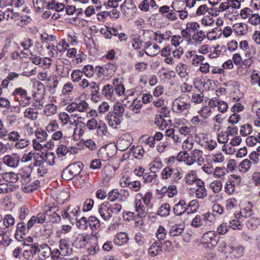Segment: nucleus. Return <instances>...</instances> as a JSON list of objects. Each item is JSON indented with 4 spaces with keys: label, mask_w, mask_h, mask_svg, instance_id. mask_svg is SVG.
Returning <instances> with one entry per match:
<instances>
[{
    "label": "nucleus",
    "mask_w": 260,
    "mask_h": 260,
    "mask_svg": "<svg viewBox=\"0 0 260 260\" xmlns=\"http://www.w3.org/2000/svg\"><path fill=\"white\" fill-rule=\"evenodd\" d=\"M80 212V210L78 206H69L61 213L63 218L68 219L69 220L71 221L74 219H77L78 214Z\"/></svg>",
    "instance_id": "obj_14"
},
{
    "label": "nucleus",
    "mask_w": 260,
    "mask_h": 260,
    "mask_svg": "<svg viewBox=\"0 0 260 260\" xmlns=\"http://www.w3.org/2000/svg\"><path fill=\"white\" fill-rule=\"evenodd\" d=\"M58 118L61 122L62 126H65L68 124L73 125L74 123L71 120V118L67 112H60L58 114Z\"/></svg>",
    "instance_id": "obj_34"
},
{
    "label": "nucleus",
    "mask_w": 260,
    "mask_h": 260,
    "mask_svg": "<svg viewBox=\"0 0 260 260\" xmlns=\"http://www.w3.org/2000/svg\"><path fill=\"white\" fill-rule=\"evenodd\" d=\"M187 210L186 204L184 200H180L174 206L173 211L177 216H180L185 213Z\"/></svg>",
    "instance_id": "obj_23"
},
{
    "label": "nucleus",
    "mask_w": 260,
    "mask_h": 260,
    "mask_svg": "<svg viewBox=\"0 0 260 260\" xmlns=\"http://www.w3.org/2000/svg\"><path fill=\"white\" fill-rule=\"evenodd\" d=\"M131 138L129 136H123L116 142V148L120 151H124L131 144Z\"/></svg>",
    "instance_id": "obj_19"
},
{
    "label": "nucleus",
    "mask_w": 260,
    "mask_h": 260,
    "mask_svg": "<svg viewBox=\"0 0 260 260\" xmlns=\"http://www.w3.org/2000/svg\"><path fill=\"white\" fill-rule=\"evenodd\" d=\"M242 211L236 212L235 213V219L230 222L231 227L234 230H241L243 228V224L241 219H242Z\"/></svg>",
    "instance_id": "obj_24"
},
{
    "label": "nucleus",
    "mask_w": 260,
    "mask_h": 260,
    "mask_svg": "<svg viewBox=\"0 0 260 260\" xmlns=\"http://www.w3.org/2000/svg\"><path fill=\"white\" fill-rule=\"evenodd\" d=\"M198 180L197 172L194 170L189 171L184 177L185 182L188 185L192 184Z\"/></svg>",
    "instance_id": "obj_32"
},
{
    "label": "nucleus",
    "mask_w": 260,
    "mask_h": 260,
    "mask_svg": "<svg viewBox=\"0 0 260 260\" xmlns=\"http://www.w3.org/2000/svg\"><path fill=\"white\" fill-rule=\"evenodd\" d=\"M128 240V237L126 233L120 232L116 235L114 238V243L118 246L123 245L126 244Z\"/></svg>",
    "instance_id": "obj_31"
},
{
    "label": "nucleus",
    "mask_w": 260,
    "mask_h": 260,
    "mask_svg": "<svg viewBox=\"0 0 260 260\" xmlns=\"http://www.w3.org/2000/svg\"><path fill=\"white\" fill-rule=\"evenodd\" d=\"M88 222L92 231H95L100 227V221L95 216H91L88 218Z\"/></svg>",
    "instance_id": "obj_48"
},
{
    "label": "nucleus",
    "mask_w": 260,
    "mask_h": 260,
    "mask_svg": "<svg viewBox=\"0 0 260 260\" xmlns=\"http://www.w3.org/2000/svg\"><path fill=\"white\" fill-rule=\"evenodd\" d=\"M144 153V149H143L142 146L140 145L137 146L133 150V156L134 157L138 159L142 158V157L143 156Z\"/></svg>",
    "instance_id": "obj_62"
},
{
    "label": "nucleus",
    "mask_w": 260,
    "mask_h": 260,
    "mask_svg": "<svg viewBox=\"0 0 260 260\" xmlns=\"http://www.w3.org/2000/svg\"><path fill=\"white\" fill-rule=\"evenodd\" d=\"M124 185L127 186H128L129 188L136 191H139L141 188V183L139 181H133L129 182L128 181H125L123 182Z\"/></svg>",
    "instance_id": "obj_46"
},
{
    "label": "nucleus",
    "mask_w": 260,
    "mask_h": 260,
    "mask_svg": "<svg viewBox=\"0 0 260 260\" xmlns=\"http://www.w3.org/2000/svg\"><path fill=\"white\" fill-rule=\"evenodd\" d=\"M184 231V226L180 224L173 225L169 231V235L172 237L180 236Z\"/></svg>",
    "instance_id": "obj_40"
},
{
    "label": "nucleus",
    "mask_w": 260,
    "mask_h": 260,
    "mask_svg": "<svg viewBox=\"0 0 260 260\" xmlns=\"http://www.w3.org/2000/svg\"><path fill=\"white\" fill-rule=\"evenodd\" d=\"M68 100L61 99L60 105L62 106H67L66 110L69 113L78 112L80 113H87L90 108L88 103L85 100H80L79 99H75V101L68 104Z\"/></svg>",
    "instance_id": "obj_3"
},
{
    "label": "nucleus",
    "mask_w": 260,
    "mask_h": 260,
    "mask_svg": "<svg viewBox=\"0 0 260 260\" xmlns=\"http://www.w3.org/2000/svg\"><path fill=\"white\" fill-rule=\"evenodd\" d=\"M123 14L128 18H132L136 13L137 8L132 0H124L121 6Z\"/></svg>",
    "instance_id": "obj_12"
},
{
    "label": "nucleus",
    "mask_w": 260,
    "mask_h": 260,
    "mask_svg": "<svg viewBox=\"0 0 260 260\" xmlns=\"http://www.w3.org/2000/svg\"><path fill=\"white\" fill-rule=\"evenodd\" d=\"M96 129V134L98 136L105 138L107 137L108 134V128L106 124L104 122H100L98 125Z\"/></svg>",
    "instance_id": "obj_38"
},
{
    "label": "nucleus",
    "mask_w": 260,
    "mask_h": 260,
    "mask_svg": "<svg viewBox=\"0 0 260 260\" xmlns=\"http://www.w3.org/2000/svg\"><path fill=\"white\" fill-rule=\"evenodd\" d=\"M170 207L169 204L166 203L163 204L159 208L158 212V215L161 216H167L170 214Z\"/></svg>",
    "instance_id": "obj_58"
},
{
    "label": "nucleus",
    "mask_w": 260,
    "mask_h": 260,
    "mask_svg": "<svg viewBox=\"0 0 260 260\" xmlns=\"http://www.w3.org/2000/svg\"><path fill=\"white\" fill-rule=\"evenodd\" d=\"M46 218V216L45 212H41L36 215L32 216L27 223V229H30L35 223H43L45 221Z\"/></svg>",
    "instance_id": "obj_16"
},
{
    "label": "nucleus",
    "mask_w": 260,
    "mask_h": 260,
    "mask_svg": "<svg viewBox=\"0 0 260 260\" xmlns=\"http://www.w3.org/2000/svg\"><path fill=\"white\" fill-rule=\"evenodd\" d=\"M211 9L208 8L206 5L200 6L197 10L196 14L197 16L205 15L207 13L209 14Z\"/></svg>",
    "instance_id": "obj_63"
},
{
    "label": "nucleus",
    "mask_w": 260,
    "mask_h": 260,
    "mask_svg": "<svg viewBox=\"0 0 260 260\" xmlns=\"http://www.w3.org/2000/svg\"><path fill=\"white\" fill-rule=\"evenodd\" d=\"M161 251V248L156 242H154L149 248V253L151 256L157 255Z\"/></svg>",
    "instance_id": "obj_51"
},
{
    "label": "nucleus",
    "mask_w": 260,
    "mask_h": 260,
    "mask_svg": "<svg viewBox=\"0 0 260 260\" xmlns=\"http://www.w3.org/2000/svg\"><path fill=\"white\" fill-rule=\"evenodd\" d=\"M157 175L155 172L152 171L150 173H145L143 175V182L145 183L157 184L158 183V180L157 179Z\"/></svg>",
    "instance_id": "obj_27"
},
{
    "label": "nucleus",
    "mask_w": 260,
    "mask_h": 260,
    "mask_svg": "<svg viewBox=\"0 0 260 260\" xmlns=\"http://www.w3.org/2000/svg\"><path fill=\"white\" fill-rule=\"evenodd\" d=\"M194 162H197L199 165H202L204 162L203 151L198 149H195L190 152Z\"/></svg>",
    "instance_id": "obj_29"
},
{
    "label": "nucleus",
    "mask_w": 260,
    "mask_h": 260,
    "mask_svg": "<svg viewBox=\"0 0 260 260\" xmlns=\"http://www.w3.org/2000/svg\"><path fill=\"white\" fill-rule=\"evenodd\" d=\"M200 27V25L196 22H189L186 24V28L185 29L182 30V32L189 33L193 32L198 29Z\"/></svg>",
    "instance_id": "obj_54"
},
{
    "label": "nucleus",
    "mask_w": 260,
    "mask_h": 260,
    "mask_svg": "<svg viewBox=\"0 0 260 260\" xmlns=\"http://www.w3.org/2000/svg\"><path fill=\"white\" fill-rule=\"evenodd\" d=\"M152 198L153 194L150 191H147L144 194L138 193L136 195L135 209L140 217H144L146 216L148 208L152 207Z\"/></svg>",
    "instance_id": "obj_1"
},
{
    "label": "nucleus",
    "mask_w": 260,
    "mask_h": 260,
    "mask_svg": "<svg viewBox=\"0 0 260 260\" xmlns=\"http://www.w3.org/2000/svg\"><path fill=\"white\" fill-rule=\"evenodd\" d=\"M161 115H156L155 117V124L160 130H164L168 125L167 121Z\"/></svg>",
    "instance_id": "obj_41"
},
{
    "label": "nucleus",
    "mask_w": 260,
    "mask_h": 260,
    "mask_svg": "<svg viewBox=\"0 0 260 260\" xmlns=\"http://www.w3.org/2000/svg\"><path fill=\"white\" fill-rule=\"evenodd\" d=\"M160 176L162 180L174 184L179 182L183 176V174L180 169H174L171 166H167L161 171Z\"/></svg>",
    "instance_id": "obj_4"
},
{
    "label": "nucleus",
    "mask_w": 260,
    "mask_h": 260,
    "mask_svg": "<svg viewBox=\"0 0 260 260\" xmlns=\"http://www.w3.org/2000/svg\"><path fill=\"white\" fill-rule=\"evenodd\" d=\"M51 255V249L47 244L40 246L38 251L39 260H45Z\"/></svg>",
    "instance_id": "obj_21"
},
{
    "label": "nucleus",
    "mask_w": 260,
    "mask_h": 260,
    "mask_svg": "<svg viewBox=\"0 0 260 260\" xmlns=\"http://www.w3.org/2000/svg\"><path fill=\"white\" fill-rule=\"evenodd\" d=\"M210 15H206L204 16V17L201 20V24L202 25L208 27V26H212L213 25L214 23V20L213 19L214 16H212L211 14Z\"/></svg>",
    "instance_id": "obj_52"
},
{
    "label": "nucleus",
    "mask_w": 260,
    "mask_h": 260,
    "mask_svg": "<svg viewBox=\"0 0 260 260\" xmlns=\"http://www.w3.org/2000/svg\"><path fill=\"white\" fill-rule=\"evenodd\" d=\"M21 189L25 193H28L37 189L40 185L38 180L31 181V171L28 168H22L19 173Z\"/></svg>",
    "instance_id": "obj_2"
},
{
    "label": "nucleus",
    "mask_w": 260,
    "mask_h": 260,
    "mask_svg": "<svg viewBox=\"0 0 260 260\" xmlns=\"http://www.w3.org/2000/svg\"><path fill=\"white\" fill-rule=\"evenodd\" d=\"M106 120L108 122L109 126L114 129L118 128V125L121 122L120 118L109 112L107 115Z\"/></svg>",
    "instance_id": "obj_22"
},
{
    "label": "nucleus",
    "mask_w": 260,
    "mask_h": 260,
    "mask_svg": "<svg viewBox=\"0 0 260 260\" xmlns=\"http://www.w3.org/2000/svg\"><path fill=\"white\" fill-rule=\"evenodd\" d=\"M4 164L12 168H17L20 164V158L17 153L5 155L2 159Z\"/></svg>",
    "instance_id": "obj_13"
},
{
    "label": "nucleus",
    "mask_w": 260,
    "mask_h": 260,
    "mask_svg": "<svg viewBox=\"0 0 260 260\" xmlns=\"http://www.w3.org/2000/svg\"><path fill=\"white\" fill-rule=\"evenodd\" d=\"M81 164L76 162L69 165L62 173V178L66 180H70L79 175L82 171Z\"/></svg>",
    "instance_id": "obj_6"
},
{
    "label": "nucleus",
    "mask_w": 260,
    "mask_h": 260,
    "mask_svg": "<svg viewBox=\"0 0 260 260\" xmlns=\"http://www.w3.org/2000/svg\"><path fill=\"white\" fill-rule=\"evenodd\" d=\"M143 45L145 48L146 53L151 56L156 55L160 51V48L158 45L151 43L150 42H145Z\"/></svg>",
    "instance_id": "obj_17"
},
{
    "label": "nucleus",
    "mask_w": 260,
    "mask_h": 260,
    "mask_svg": "<svg viewBox=\"0 0 260 260\" xmlns=\"http://www.w3.org/2000/svg\"><path fill=\"white\" fill-rule=\"evenodd\" d=\"M78 152V148L74 147H67L66 146L64 145L63 144H60L56 150V153L58 155H60L61 157L65 156L68 153L73 154V153H77Z\"/></svg>",
    "instance_id": "obj_18"
},
{
    "label": "nucleus",
    "mask_w": 260,
    "mask_h": 260,
    "mask_svg": "<svg viewBox=\"0 0 260 260\" xmlns=\"http://www.w3.org/2000/svg\"><path fill=\"white\" fill-rule=\"evenodd\" d=\"M110 210L109 205L108 204H102L99 208L100 215L105 220H109L112 216Z\"/></svg>",
    "instance_id": "obj_25"
},
{
    "label": "nucleus",
    "mask_w": 260,
    "mask_h": 260,
    "mask_svg": "<svg viewBox=\"0 0 260 260\" xmlns=\"http://www.w3.org/2000/svg\"><path fill=\"white\" fill-rule=\"evenodd\" d=\"M102 93L107 100L111 102H113L116 100V97L114 89L111 85H105L103 88Z\"/></svg>",
    "instance_id": "obj_20"
},
{
    "label": "nucleus",
    "mask_w": 260,
    "mask_h": 260,
    "mask_svg": "<svg viewBox=\"0 0 260 260\" xmlns=\"http://www.w3.org/2000/svg\"><path fill=\"white\" fill-rule=\"evenodd\" d=\"M161 191L162 192H167L168 196L169 198H173L177 195L178 191L176 186L173 184L170 185L168 187L164 186L162 188Z\"/></svg>",
    "instance_id": "obj_45"
},
{
    "label": "nucleus",
    "mask_w": 260,
    "mask_h": 260,
    "mask_svg": "<svg viewBox=\"0 0 260 260\" xmlns=\"http://www.w3.org/2000/svg\"><path fill=\"white\" fill-rule=\"evenodd\" d=\"M106 76H110L114 74L117 70V66L115 64L109 62L105 66Z\"/></svg>",
    "instance_id": "obj_61"
},
{
    "label": "nucleus",
    "mask_w": 260,
    "mask_h": 260,
    "mask_svg": "<svg viewBox=\"0 0 260 260\" xmlns=\"http://www.w3.org/2000/svg\"><path fill=\"white\" fill-rule=\"evenodd\" d=\"M57 112V107L55 105L51 104L45 106L43 112L44 115L47 116H51L54 115Z\"/></svg>",
    "instance_id": "obj_47"
},
{
    "label": "nucleus",
    "mask_w": 260,
    "mask_h": 260,
    "mask_svg": "<svg viewBox=\"0 0 260 260\" xmlns=\"http://www.w3.org/2000/svg\"><path fill=\"white\" fill-rule=\"evenodd\" d=\"M193 140L191 138H187L185 140L182 144V149L183 151L191 150L194 145Z\"/></svg>",
    "instance_id": "obj_53"
},
{
    "label": "nucleus",
    "mask_w": 260,
    "mask_h": 260,
    "mask_svg": "<svg viewBox=\"0 0 260 260\" xmlns=\"http://www.w3.org/2000/svg\"><path fill=\"white\" fill-rule=\"evenodd\" d=\"M144 35L149 37H153L154 40L159 43H161L164 41H168L171 37V32L166 31L163 32L160 31L154 32L152 30H147L144 32Z\"/></svg>",
    "instance_id": "obj_11"
},
{
    "label": "nucleus",
    "mask_w": 260,
    "mask_h": 260,
    "mask_svg": "<svg viewBox=\"0 0 260 260\" xmlns=\"http://www.w3.org/2000/svg\"><path fill=\"white\" fill-rule=\"evenodd\" d=\"M59 125L56 120H52L49 124L46 126V131L49 133L54 132L58 130Z\"/></svg>",
    "instance_id": "obj_56"
},
{
    "label": "nucleus",
    "mask_w": 260,
    "mask_h": 260,
    "mask_svg": "<svg viewBox=\"0 0 260 260\" xmlns=\"http://www.w3.org/2000/svg\"><path fill=\"white\" fill-rule=\"evenodd\" d=\"M260 224V218L255 217H250L246 221V225L247 228L250 230H255Z\"/></svg>",
    "instance_id": "obj_39"
},
{
    "label": "nucleus",
    "mask_w": 260,
    "mask_h": 260,
    "mask_svg": "<svg viewBox=\"0 0 260 260\" xmlns=\"http://www.w3.org/2000/svg\"><path fill=\"white\" fill-rule=\"evenodd\" d=\"M3 225L8 228L12 227L15 223V217L10 214H6L4 216L3 219Z\"/></svg>",
    "instance_id": "obj_44"
},
{
    "label": "nucleus",
    "mask_w": 260,
    "mask_h": 260,
    "mask_svg": "<svg viewBox=\"0 0 260 260\" xmlns=\"http://www.w3.org/2000/svg\"><path fill=\"white\" fill-rule=\"evenodd\" d=\"M78 87L82 90H86L88 88L90 89L91 99H93L94 96L99 93V86L95 82L89 81V80L85 77L78 83Z\"/></svg>",
    "instance_id": "obj_10"
},
{
    "label": "nucleus",
    "mask_w": 260,
    "mask_h": 260,
    "mask_svg": "<svg viewBox=\"0 0 260 260\" xmlns=\"http://www.w3.org/2000/svg\"><path fill=\"white\" fill-rule=\"evenodd\" d=\"M199 113L201 117L205 119H207L211 115L212 111L210 107L204 106L200 110Z\"/></svg>",
    "instance_id": "obj_60"
},
{
    "label": "nucleus",
    "mask_w": 260,
    "mask_h": 260,
    "mask_svg": "<svg viewBox=\"0 0 260 260\" xmlns=\"http://www.w3.org/2000/svg\"><path fill=\"white\" fill-rule=\"evenodd\" d=\"M113 111L110 112L109 113L113 114L119 118L123 117L124 113V108L123 106L120 103H116L114 104L113 107Z\"/></svg>",
    "instance_id": "obj_36"
},
{
    "label": "nucleus",
    "mask_w": 260,
    "mask_h": 260,
    "mask_svg": "<svg viewBox=\"0 0 260 260\" xmlns=\"http://www.w3.org/2000/svg\"><path fill=\"white\" fill-rule=\"evenodd\" d=\"M74 86L72 82L65 83L62 88L61 93L63 95L70 96L73 94Z\"/></svg>",
    "instance_id": "obj_43"
},
{
    "label": "nucleus",
    "mask_w": 260,
    "mask_h": 260,
    "mask_svg": "<svg viewBox=\"0 0 260 260\" xmlns=\"http://www.w3.org/2000/svg\"><path fill=\"white\" fill-rule=\"evenodd\" d=\"M205 32L202 30H200L193 35L192 39L196 43L201 44L205 38Z\"/></svg>",
    "instance_id": "obj_59"
},
{
    "label": "nucleus",
    "mask_w": 260,
    "mask_h": 260,
    "mask_svg": "<svg viewBox=\"0 0 260 260\" xmlns=\"http://www.w3.org/2000/svg\"><path fill=\"white\" fill-rule=\"evenodd\" d=\"M29 144L30 142L29 140L25 139H21L17 140L14 146L15 148L17 149H22L27 147Z\"/></svg>",
    "instance_id": "obj_57"
},
{
    "label": "nucleus",
    "mask_w": 260,
    "mask_h": 260,
    "mask_svg": "<svg viewBox=\"0 0 260 260\" xmlns=\"http://www.w3.org/2000/svg\"><path fill=\"white\" fill-rule=\"evenodd\" d=\"M209 188L214 192H220L222 188V184L221 181L219 180H216L212 181L209 184Z\"/></svg>",
    "instance_id": "obj_50"
},
{
    "label": "nucleus",
    "mask_w": 260,
    "mask_h": 260,
    "mask_svg": "<svg viewBox=\"0 0 260 260\" xmlns=\"http://www.w3.org/2000/svg\"><path fill=\"white\" fill-rule=\"evenodd\" d=\"M99 124L97 120L94 118H91L89 119L85 124L88 129L91 131L96 129Z\"/></svg>",
    "instance_id": "obj_64"
},
{
    "label": "nucleus",
    "mask_w": 260,
    "mask_h": 260,
    "mask_svg": "<svg viewBox=\"0 0 260 260\" xmlns=\"http://www.w3.org/2000/svg\"><path fill=\"white\" fill-rule=\"evenodd\" d=\"M180 155L182 161H184L187 165L191 166L195 162L191 154L189 155L187 151H182L180 153Z\"/></svg>",
    "instance_id": "obj_49"
},
{
    "label": "nucleus",
    "mask_w": 260,
    "mask_h": 260,
    "mask_svg": "<svg viewBox=\"0 0 260 260\" xmlns=\"http://www.w3.org/2000/svg\"><path fill=\"white\" fill-rule=\"evenodd\" d=\"M35 135L37 140L40 141L42 143H44L46 141L48 136L46 132L41 129H38L36 131Z\"/></svg>",
    "instance_id": "obj_55"
},
{
    "label": "nucleus",
    "mask_w": 260,
    "mask_h": 260,
    "mask_svg": "<svg viewBox=\"0 0 260 260\" xmlns=\"http://www.w3.org/2000/svg\"><path fill=\"white\" fill-rule=\"evenodd\" d=\"M12 95L22 107H26L30 103L31 97L28 95L27 91L25 89L22 87L16 88L12 92Z\"/></svg>",
    "instance_id": "obj_7"
},
{
    "label": "nucleus",
    "mask_w": 260,
    "mask_h": 260,
    "mask_svg": "<svg viewBox=\"0 0 260 260\" xmlns=\"http://www.w3.org/2000/svg\"><path fill=\"white\" fill-rule=\"evenodd\" d=\"M64 4L58 3L54 0L49 1L46 5V9L55 10L57 12L62 11L64 10Z\"/></svg>",
    "instance_id": "obj_28"
},
{
    "label": "nucleus",
    "mask_w": 260,
    "mask_h": 260,
    "mask_svg": "<svg viewBox=\"0 0 260 260\" xmlns=\"http://www.w3.org/2000/svg\"><path fill=\"white\" fill-rule=\"evenodd\" d=\"M72 69V64L68 60H59L56 64V72L62 78L68 77Z\"/></svg>",
    "instance_id": "obj_8"
},
{
    "label": "nucleus",
    "mask_w": 260,
    "mask_h": 260,
    "mask_svg": "<svg viewBox=\"0 0 260 260\" xmlns=\"http://www.w3.org/2000/svg\"><path fill=\"white\" fill-rule=\"evenodd\" d=\"M59 249L62 253V255L64 256L69 255L71 252L69 248L68 241L66 239H61L59 241Z\"/></svg>",
    "instance_id": "obj_37"
},
{
    "label": "nucleus",
    "mask_w": 260,
    "mask_h": 260,
    "mask_svg": "<svg viewBox=\"0 0 260 260\" xmlns=\"http://www.w3.org/2000/svg\"><path fill=\"white\" fill-rule=\"evenodd\" d=\"M84 77L83 72L79 70H73L71 74V80L73 83H79Z\"/></svg>",
    "instance_id": "obj_42"
},
{
    "label": "nucleus",
    "mask_w": 260,
    "mask_h": 260,
    "mask_svg": "<svg viewBox=\"0 0 260 260\" xmlns=\"http://www.w3.org/2000/svg\"><path fill=\"white\" fill-rule=\"evenodd\" d=\"M175 71L180 77H185L189 73L190 69L187 65L182 62H179L175 68Z\"/></svg>",
    "instance_id": "obj_26"
},
{
    "label": "nucleus",
    "mask_w": 260,
    "mask_h": 260,
    "mask_svg": "<svg viewBox=\"0 0 260 260\" xmlns=\"http://www.w3.org/2000/svg\"><path fill=\"white\" fill-rule=\"evenodd\" d=\"M229 8L230 5L229 4L222 3L218 7H214L213 8H211L209 14H211L212 16H217L220 12L228 9Z\"/></svg>",
    "instance_id": "obj_30"
},
{
    "label": "nucleus",
    "mask_w": 260,
    "mask_h": 260,
    "mask_svg": "<svg viewBox=\"0 0 260 260\" xmlns=\"http://www.w3.org/2000/svg\"><path fill=\"white\" fill-rule=\"evenodd\" d=\"M190 108V102H187L183 97L176 99L173 102L172 107L173 111L177 114H183L186 112H188Z\"/></svg>",
    "instance_id": "obj_5"
},
{
    "label": "nucleus",
    "mask_w": 260,
    "mask_h": 260,
    "mask_svg": "<svg viewBox=\"0 0 260 260\" xmlns=\"http://www.w3.org/2000/svg\"><path fill=\"white\" fill-rule=\"evenodd\" d=\"M217 235L213 231L204 234L202 238V245L205 248L212 249L217 243Z\"/></svg>",
    "instance_id": "obj_9"
},
{
    "label": "nucleus",
    "mask_w": 260,
    "mask_h": 260,
    "mask_svg": "<svg viewBox=\"0 0 260 260\" xmlns=\"http://www.w3.org/2000/svg\"><path fill=\"white\" fill-rule=\"evenodd\" d=\"M248 18V22L252 25L260 24V16L258 13H253L250 9L245 8V19Z\"/></svg>",
    "instance_id": "obj_15"
},
{
    "label": "nucleus",
    "mask_w": 260,
    "mask_h": 260,
    "mask_svg": "<svg viewBox=\"0 0 260 260\" xmlns=\"http://www.w3.org/2000/svg\"><path fill=\"white\" fill-rule=\"evenodd\" d=\"M233 60L235 65L237 66V71L239 74H243L242 66L244 64L242 58L239 53H235L233 55Z\"/></svg>",
    "instance_id": "obj_35"
},
{
    "label": "nucleus",
    "mask_w": 260,
    "mask_h": 260,
    "mask_svg": "<svg viewBox=\"0 0 260 260\" xmlns=\"http://www.w3.org/2000/svg\"><path fill=\"white\" fill-rule=\"evenodd\" d=\"M38 116V111L36 108H27L24 112V116L31 120H36Z\"/></svg>",
    "instance_id": "obj_33"
}]
</instances>
